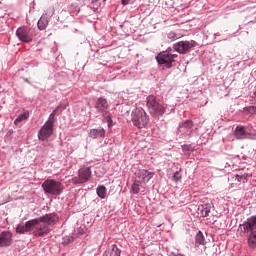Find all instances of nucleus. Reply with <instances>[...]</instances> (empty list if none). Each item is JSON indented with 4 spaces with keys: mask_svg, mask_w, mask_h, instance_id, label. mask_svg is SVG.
<instances>
[{
    "mask_svg": "<svg viewBox=\"0 0 256 256\" xmlns=\"http://www.w3.org/2000/svg\"><path fill=\"white\" fill-rule=\"evenodd\" d=\"M240 231L248 234L247 243L251 249H256V216L249 217L239 226Z\"/></svg>",
    "mask_w": 256,
    "mask_h": 256,
    "instance_id": "1",
    "label": "nucleus"
},
{
    "mask_svg": "<svg viewBox=\"0 0 256 256\" xmlns=\"http://www.w3.org/2000/svg\"><path fill=\"white\" fill-rule=\"evenodd\" d=\"M42 189L48 195L59 196L61 195V193H63V189H65V186L59 181L47 179L42 183Z\"/></svg>",
    "mask_w": 256,
    "mask_h": 256,
    "instance_id": "2",
    "label": "nucleus"
},
{
    "mask_svg": "<svg viewBox=\"0 0 256 256\" xmlns=\"http://www.w3.org/2000/svg\"><path fill=\"white\" fill-rule=\"evenodd\" d=\"M132 123H134L135 127H138V129H144V127H147V123H149V116L147 115V112H145L143 108H136L132 112Z\"/></svg>",
    "mask_w": 256,
    "mask_h": 256,
    "instance_id": "3",
    "label": "nucleus"
},
{
    "mask_svg": "<svg viewBox=\"0 0 256 256\" xmlns=\"http://www.w3.org/2000/svg\"><path fill=\"white\" fill-rule=\"evenodd\" d=\"M146 105L151 115H163L165 113V106L157 101L153 95L147 97Z\"/></svg>",
    "mask_w": 256,
    "mask_h": 256,
    "instance_id": "4",
    "label": "nucleus"
},
{
    "mask_svg": "<svg viewBox=\"0 0 256 256\" xmlns=\"http://www.w3.org/2000/svg\"><path fill=\"white\" fill-rule=\"evenodd\" d=\"M175 58H177V54H171L169 52H161L156 56V61L159 65H166L167 69H171L173 67V63L175 62Z\"/></svg>",
    "mask_w": 256,
    "mask_h": 256,
    "instance_id": "5",
    "label": "nucleus"
},
{
    "mask_svg": "<svg viewBox=\"0 0 256 256\" xmlns=\"http://www.w3.org/2000/svg\"><path fill=\"white\" fill-rule=\"evenodd\" d=\"M89 179H91V168H81L78 170V176L71 179V183H73V185H81L87 183Z\"/></svg>",
    "mask_w": 256,
    "mask_h": 256,
    "instance_id": "6",
    "label": "nucleus"
},
{
    "mask_svg": "<svg viewBox=\"0 0 256 256\" xmlns=\"http://www.w3.org/2000/svg\"><path fill=\"white\" fill-rule=\"evenodd\" d=\"M196 43L195 41H179L173 45L174 51H177V53H180V55H187L193 47H195Z\"/></svg>",
    "mask_w": 256,
    "mask_h": 256,
    "instance_id": "7",
    "label": "nucleus"
},
{
    "mask_svg": "<svg viewBox=\"0 0 256 256\" xmlns=\"http://www.w3.org/2000/svg\"><path fill=\"white\" fill-rule=\"evenodd\" d=\"M53 125H55L53 122H45L38 132V139L40 141H46V139H49L53 135Z\"/></svg>",
    "mask_w": 256,
    "mask_h": 256,
    "instance_id": "8",
    "label": "nucleus"
},
{
    "mask_svg": "<svg viewBox=\"0 0 256 256\" xmlns=\"http://www.w3.org/2000/svg\"><path fill=\"white\" fill-rule=\"evenodd\" d=\"M35 225H39V220L32 219L30 221H27L25 224H19L16 228V232L20 233L21 235L25 233H31Z\"/></svg>",
    "mask_w": 256,
    "mask_h": 256,
    "instance_id": "9",
    "label": "nucleus"
},
{
    "mask_svg": "<svg viewBox=\"0 0 256 256\" xmlns=\"http://www.w3.org/2000/svg\"><path fill=\"white\" fill-rule=\"evenodd\" d=\"M16 36L23 43H31V41H33V37L29 33V29H27L26 27L18 28L16 31Z\"/></svg>",
    "mask_w": 256,
    "mask_h": 256,
    "instance_id": "10",
    "label": "nucleus"
},
{
    "mask_svg": "<svg viewBox=\"0 0 256 256\" xmlns=\"http://www.w3.org/2000/svg\"><path fill=\"white\" fill-rule=\"evenodd\" d=\"M137 179H140L141 183H149V181H151V179H153V176L155 175V173L150 172L148 170L145 169H140L135 173Z\"/></svg>",
    "mask_w": 256,
    "mask_h": 256,
    "instance_id": "11",
    "label": "nucleus"
},
{
    "mask_svg": "<svg viewBox=\"0 0 256 256\" xmlns=\"http://www.w3.org/2000/svg\"><path fill=\"white\" fill-rule=\"evenodd\" d=\"M36 221H38V223H47V225H55V223L59 221V216L55 213L46 214L40 218H36Z\"/></svg>",
    "mask_w": 256,
    "mask_h": 256,
    "instance_id": "12",
    "label": "nucleus"
},
{
    "mask_svg": "<svg viewBox=\"0 0 256 256\" xmlns=\"http://www.w3.org/2000/svg\"><path fill=\"white\" fill-rule=\"evenodd\" d=\"M13 243V234L9 231L0 233V247H10Z\"/></svg>",
    "mask_w": 256,
    "mask_h": 256,
    "instance_id": "13",
    "label": "nucleus"
},
{
    "mask_svg": "<svg viewBox=\"0 0 256 256\" xmlns=\"http://www.w3.org/2000/svg\"><path fill=\"white\" fill-rule=\"evenodd\" d=\"M95 109L98 113L105 115L109 109V102H107V99L105 98H98L95 104Z\"/></svg>",
    "mask_w": 256,
    "mask_h": 256,
    "instance_id": "14",
    "label": "nucleus"
},
{
    "mask_svg": "<svg viewBox=\"0 0 256 256\" xmlns=\"http://www.w3.org/2000/svg\"><path fill=\"white\" fill-rule=\"evenodd\" d=\"M49 233V225L42 224L33 231V235L35 237H43V235H47Z\"/></svg>",
    "mask_w": 256,
    "mask_h": 256,
    "instance_id": "15",
    "label": "nucleus"
},
{
    "mask_svg": "<svg viewBox=\"0 0 256 256\" xmlns=\"http://www.w3.org/2000/svg\"><path fill=\"white\" fill-rule=\"evenodd\" d=\"M88 135L92 139H99V137H105V129H91Z\"/></svg>",
    "mask_w": 256,
    "mask_h": 256,
    "instance_id": "16",
    "label": "nucleus"
},
{
    "mask_svg": "<svg viewBox=\"0 0 256 256\" xmlns=\"http://www.w3.org/2000/svg\"><path fill=\"white\" fill-rule=\"evenodd\" d=\"M191 129H193V121L191 120H186L179 126L180 133H189Z\"/></svg>",
    "mask_w": 256,
    "mask_h": 256,
    "instance_id": "17",
    "label": "nucleus"
},
{
    "mask_svg": "<svg viewBox=\"0 0 256 256\" xmlns=\"http://www.w3.org/2000/svg\"><path fill=\"white\" fill-rule=\"evenodd\" d=\"M49 25V18L47 16H41L38 20L37 26L39 31H45Z\"/></svg>",
    "mask_w": 256,
    "mask_h": 256,
    "instance_id": "18",
    "label": "nucleus"
},
{
    "mask_svg": "<svg viewBox=\"0 0 256 256\" xmlns=\"http://www.w3.org/2000/svg\"><path fill=\"white\" fill-rule=\"evenodd\" d=\"M236 139H245V127L237 126L234 132Z\"/></svg>",
    "mask_w": 256,
    "mask_h": 256,
    "instance_id": "19",
    "label": "nucleus"
},
{
    "mask_svg": "<svg viewBox=\"0 0 256 256\" xmlns=\"http://www.w3.org/2000/svg\"><path fill=\"white\" fill-rule=\"evenodd\" d=\"M63 109H65V107L59 105L55 108V110L49 115V118H48V122L50 123H54L55 124V115L57 113H59V111H63Z\"/></svg>",
    "mask_w": 256,
    "mask_h": 256,
    "instance_id": "20",
    "label": "nucleus"
},
{
    "mask_svg": "<svg viewBox=\"0 0 256 256\" xmlns=\"http://www.w3.org/2000/svg\"><path fill=\"white\" fill-rule=\"evenodd\" d=\"M141 191V180H135L131 186V193L137 195Z\"/></svg>",
    "mask_w": 256,
    "mask_h": 256,
    "instance_id": "21",
    "label": "nucleus"
},
{
    "mask_svg": "<svg viewBox=\"0 0 256 256\" xmlns=\"http://www.w3.org/2000/svg\"><path fill=\"white\" fill-rule=\"evenodd\" d=\"M29 119V111H25L22 114H20L14 121V124L17 125L18 123H21L23 121H27Z\"/></svg>",
    "mask_w": 256,
    "mask_h": 256,
    "instance_id": "22",
    "label": "nucleus"
},
{
    "mask_svg": "<svg viewBox=\"0 0 256 256\" xmlns=\"http://www.w3.org/2000/svg\"><path fill=\"white\" fill-rule=\"evenodd\" d=\"M96 193L100 199H105V197H107V188H105V186H99L96 189Z\"/></svg>",
    "mask_w": 256,
    "mask_h": 256,
    "instance_id": "23",
    "label": "nucleus"
},
{
    "mask_svg": "<svg viewBox=\"0 0 256 256\" xmlns=\"http://www.w3.org/2000/svg\"><path fill=\"white\" fill-rule=\"evenodd\" d=\"M196 243H198V245H203V243H205V236H203V232L199 231L196 234Z\"/></svg>",
    "mask_w": 256,
    "mask_h": 256,
    "instance_id": "24",
    "label": "nucleus"
},
{
    "mask_svg": "<svg viewBox=\"0 0 256 256\" xmlns=\"http://www.w3.org/2000/svg\"><path fill=\"white\" fill-rule=\"evenodd\" d=\"M209 213H211V207L209 206L202 207L200 210L201 217H209Z\"/></svg>",
    "mask_w": 256,
    "mask_h": 256,
    "instance_id": "25",
    "label": "nucleus"
},
{
    "mask_svg": "<svg viewBox=\"0 0 256 256\" xmlns=\"http://www.w3.org/2000/svg\"><path fill=\"white\" fill-rule=\"evenodd\" d=\"M167 39H169V41L173 42L177 39V33L171 31L167 34Z\"/></svg>",
    "mask_w": 256,
    "mask_h": 256,
    "instance_id": "26",
    "label": "nucleus"
},
{
    "mask_svg": "<svg viewBox=\"0 0 256 256\" xmlns=\"http://www.w3.org/2000/svg\"><path fill=\"white\" fill-rule=\"evenodd\" d=\"M247 177H249V174H243V175L236 174L235 181H238V183H241L242 179H247Z\"/></svg>",
    "mask_w": 256,
    "mask_h": 256,
    "instance_id": "27",
    "label": "nucleus"
},
{
    "mask_svg": "<svg viewBox=\"0 0 256 256\" xmlns=\"http://www.w3.org/2000/svg\"><path fill=\"white\" fill-rule=\"evenodd\" d=\"M245 111L250 113V115H255L256 113V106H248L245 108Z\"/></svg>",
    "mask_w": 256,
    "mask_h": 256,
    "instance_id": "28",
    "label": "nucleus"
},
{
    "mask_svg": "<svg viewBox=\"0 0 256 256\" xmlns=\"http://www.w3.org/2000/svg\"><path fill=\"white\" fill-rule=\"evenodd\" d=\"M112 252L114 253V256H121V251H119L117 245L112 246Z\"/></svg>",
    "mask_w": 256,
    "mask_h": 256,
    "instance_id": "29",
    "label": "nucleus"
},
{
    "mask_svg": "<svg viewBox=\"0 0 256 256\" xmlns=\"http://www.w3.org/2000/svg\"><path fill=\"white\" fill-rule=\"evenodd\" d=\"M181 172H175L173 175V180L177 183L178 181H181Z\"/></svg>",
    "mask_w": 256,
    "mask_h": 256,
    "instance_id": "30",
    "label": "nucleus"
},
{
    "mask_svg": "<svg viewBox=\"0 0 256 256\" xmlns=\"http://www.w3.org/2000/svg\"><path fill=\"white\" fill-rule=\"evenodd\" d=\"M47 13H49L50 17H52V15L55 14V8H49Z\"/></svg>",
    "mask_w": 256,
    "mask_h": 256,
    "instance_id": "31",
    "label": "nucleus"
},
{
    "mask_svg": "<svg viewBox=\"0 0 256 256\" xmlns=\"http://www.w3.org/2000/svg\"><path fill=\"white\" fill-rule=\"evenodd\" d=\"M122 5H129V0H121Z\"/></svg>",
    "mask_w": 256,
    "mask_h": 256,
    "instance_id": "32",
    "label": "nucleus"
}]
</instances>
